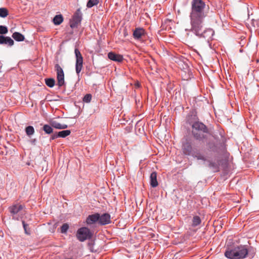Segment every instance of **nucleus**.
<instances>
[{"label":"nucleus","instance_id":"f704fd0d","mask_svg":"<svg viewBox=\"0 0 259 259\" xmlns=\"http://www.w3.org/2000/svg\"><path fill=\"white\" fill-rule=\"evenodd\" d=\"M5 36L3 35H0V44H5Z\"/></svg>","mask_w":259,"mask_h":259},{"label":"nucleus","instance_id":"2eb2a0df","mask_svg":"<svg viewBox=\"0 0 259 259\" xmlns=\"http://www.w3.org/2000/svg\"><path fill=\"white\" fill-rule=\"evenodd\" d=\"M50 124L53 127H54L56 129H65L68 127L67 124H61L57 122L56 121H51L50 122Z\"/></svg>","mask_w":259,"mask_h":259},{"label":"nucleus","instance_id":"9b49d317","mask_svg":"<svg viewBox=\"0 0 259 259\" xmlns=\"http://www.w3.org/2000/svg\"><path fill=\"white\" fill-rule=\"evenodd\" d=\"M183 153L186 155H190L192 151V147L189 142H186L182 146Z\"/></svg>","mask_w":259,"mask_h":259},{"label":"nucleus","instance_id":"ddd939ff","mask_svg":"<svg viewBox=\"0 0 259 259\" xmlns=\"http://www.w3.org/2000/svg\"><path fill=\"white\" fill-rule=\"evenodd\" d=\"M235 248L233 249H228L225 252V255L229 259H237V254H236Z\"/></svg>","mask_w":259,"mask_h":259},{"label":"nucleus","instance_id":"4be33fe9","mask_svg":"<svg viewBox=\"0 0 259 259\" xmlns=\"http://www.w3.org/2000/svg\"><path fill=\"white\" fill-rule=\"evenodd\" d=\"M193 156L195 158H196L198 160H202L203 161H206L207 158L209 157L208 156H206L199 153L193 155Z\"/></svg>","mask_w":259,"mask_h":259},{"label":"nucleus","instance_id":"393cba45","mask_svg":"<svg viewBox=\"0 0 259 259\" xmlns=\"http://www.w3.org/2000/svg\"><path fill=\"white\" fill-rule=\"evenodd\" d=\"M71 133L70 130H65L58 132V136L60 138H65L69 136Z\"/></svg>","mask_w":259,"mask_h":259},{"label":"nucleus","instance_id":"6ab92c4d","mask_svg":"<svg viewBox=\"0 0 259 259\" xmlns=\"http://www.w3.org/2000/svg\"><path fill=\"white\" fill-rule=\"evenodd\" d=\"M42 130L47 134H51L53 133V128L51 125L45 124L42 126Z\"/></svg>","mask_w":259,"mask_h":259},{"label":"nucleus","instance_id":"412c9836","mask_svg":"<svg viewBox=\"0 0 259 259\" xmlns=\"http://www.w3.org/2000/svg\"><path fill=\"white\" fill-rule=\"evenodd\" d=\"M25 132L28 137H30L34 134V128L32 126H28L25 128Z\"/></svg>","mask_w":259,"mask_h":259},{"label":"nucleus","instance_id":"39448f33","mask_svg":"<svg viewBox=\"0 0 259 259\" xmlns=\"http://www.w3.org/2000/svg\"><path fill=\"white\" fill-rule=\"evenodd\" d=\"M55 69L57 71V83L59 87L64 84V74L62 68L59 64H56Z\"/></svg>","mask_w":259,"mask_h":259},{"label":"nucleus","instance_id":"4468645a","mask_svg":"<svg viewBox=\"0 0 259 259\" xmlns=\"http://www.w3.org/2000/svg\"><path fill=\"white\" fill-rule=\"evenodd\" d=\"M150 179V185L152 187L154 188L158 186V183L157 181V174L156 172H152L151 174Z\"/></svg>","mask_w":259,"mask_h":259},{"label":"nucleus","instance_id":"f257e3e1","mask_svg":"<svg viewBox=\"0 0 259 259\" xmlns=\"http://www.w3.org/2000/svg\"><path fill=\"white\" fill-rule=\"evenodd\" d=\"M208 5L202 0H192L190 14L191 28L197 35H200L204 31V21L206 18L212 16Z\"/></svg>","mask_w":259,"mask_h":259},{"label":"nucleus","instance_id":"473e14b6","mask_svg":"<svg viewBox=\"0 0 259 259\" xmlns=\"http://www.w3.org/2000/svg\"><path fill=\"white\" fill-rule=\"evenodd\" d=\"M22 224L25 233L27 234H29V231L27 230L28 225L26 224L24 221H22Z\"/></svg>","mask_w":259,"mask_h":259},{"label":"nucleus","instance_id":"c85d7f7f","mask_svg":"<svg viewBox=\"0 0 259 259\" xmlns=\"http://www.w3.org/2000/svg\"><path fill=\"white\" fill-rule=\"evenodd\" d=\"M69 229V225L65 223L63 224V225L61 227V232L62 233H65L67 231L68 229Z\"/></svg>","mask_w":259,"mask_h":259},{"label":"nucleus","instance_id":"1a4fd4ad","mask_svg":"<svg viewBox=\"0 0 259 259\" xmlns=\"http://www.w3.org/2000/svg\"><path fill=\"white\" fill-rule=\"evenodd\" d=\"M111 222V217L109 213H104L100 215L99 218V223L101 225H105L110 224Z\"/></svg>","mask_w":259,"mask_h":259},{"label":"nucleus","instance_id":"c9c22d12","mask_svg":"<svg viewBox=\"0 0 259 259\" xmlns=\"http://www.w3.org/2000/svg\"><path fill=\"white\" fill-rule=\"evenodd\" d=\"M214 165V163L212 162H210L209 164V166L211 167Z\"/></svg>","mask_w":259,"mask_h":259},{"label":"nucleus","instance_id":"423d86ee","mask_svg":"<svg viewBox=\"0 0 259 259\" xmlns=\"http://www.w3.org/2000/svg\"><path fill=\"white\" fill-rule=\"evenodd\" d=\"M236 254H237V259L243 258L246 257L248 254V251L245 246H238L235 247Z\"/></svg>","mask_w":259,"mask_h":259},{"label":"nucleus","instance_id":"5701e85b","mask_svg":"<svg viewBox=\"0 0 259 259\" xmlns=\"http://www.w3.org/2000/svg\"><path fill=\"white\" fill-rule=\"evenodd\" d=\"M201 223V219L198 216H194L192 220V226L193 227H196L199 225Z\"/></svg>","mask_w":259,"mask_h":259},{"label":"nucleus","instance_id":"e433bc0d","mask_svg":"<svg viewBox=\"0 0 259 259\" xmlns=\"http://www.w3.org/2000/svg\"><path fill=\"white\" fill-rule=\"evenodd\" d=\"M35 141V140H33V142H34Z\"/></svg>","mask_w":259,"mask_h":259},{"label":"nucleus","instance_id":"cd10ccee","mask_svg":"<svg viewBox=\"0 0 259 259\" xmlns=\"http://www.w3.org/2000/svg\"><path fill=\"white\" fill-rule=\"evenodd\" d=\"M5 44H8L10 46H12L14 45V41L11 37L5 36Z\"/></svg>","mask_w":259,"mask_h":259},{"label":"nucleus","instance_id":"72a5a7b5","mask_svg":"<svg viewBox=\"0 0 259 259\" xmlns=\"http://www.w3.org/2000/svg\"><path fill=\"white\" fill-rule=\"evenodd\" d=\"M58 138H59V136H58V132H56L51 136L50 138V141L53 140Z\"/></svg>","mask_w":259,"mask_h":259},{"label":"nucleus","instance_id":"f8f14e48","mask_svg":"<svg viewBox=\"0 0 259 259\" xmlns=\"http://www.w3.org/2000/svg\"><path fill=\"white\" fill-rule=\"evenodd\" d=\"M108 57L109 59L118 62L122 61L123 58L122 55L116 54L113 52H110L108 54Z\"/></svg>","mask_w":259,"mask_h":259},{"label":"nucleus","instance_id":"a878e982","mask_svg":"<svg viewBox=\"0 0 259 259\" xmlns=\"http://www.w3.org/2000/svg\"><path fill=\"white\" fill-rule=\"evenodd\" d=\"M99 0H89L87 4V7L89 8H92L98 4Z\"/></svg>","mask_w":259,"mask_h":259},{"label":"nucleus","instance_id":"9d476101","mask_svg":"<svg viewBox=\"0 0 259 259\" xmlns=\"http://www.w3.org/2000/svg\"><path fill=\"white\" fill-rule=\"evenodd\" d=\"M100 217V214L96 213L92 215H89L87 219L86 223L88 225H92L97 221H99V218Z\"/></svg>","mask_w":259,"mask_h":259},{"label":"nucleus","instance_id":"7c9ffc66","mask_svg":"<svg viewBox=\"0 0 259 259\" xmlns=\"http://www.w3.org/2000/svg\"><path fill=\"white\" fill-rule=\"evenodd\" d=\"M79 24V22H77L76 21H74L73 19H72L70 22V26L72 28H76L77 27L78 25Z\"/></svg>","mask_w":259,"mask_h":259},{"label":"nucleus","instance_id":"4c0bfd02","mask_svg":"<svg viewBox=\"0 0 259 259\" xmlns=\"http://www.w3.org/2000/svg\"><path fill=\"white\" fill-rule=\"evenodd\" d=\"M67 259H72L71 258H67Z\"/></svg>","mask_w":259,"mask_h":259},{"label":"nucleus","instance_id":"c756f323","mask_svg":"<svg viewBox=\"0 0 259 259\" xmlns=\"http://www.w3.org/2000/svg\"><path fill=\"white\" fill-rule=\"evenodd\" d=\"M91 99L92 95L91 94H87L83 97V101L85 103H89L90 102Z\"/></svg>","mask_w":259,"mask_h":259},{"label":"nucleus","instance_id":"20e7f679","mask_svg":"<svg viewBox=\"0 0 259 259\" xmlns=\"http://www.w3.org/2000/svg\"><path fill=\"white\" fill-rule=\"evenodd\" d=\"M74 53L76 58L75 70L76 73L79 75L83 67V57L77 48L75 49Z\"/></svg>","mask_w":259,"mask_h":259},{"label":"nucleus","instance_id":"f3484780","mask_svg":"<svg viewBox=\"0 0 259 259\" xmlns=\"http://www.w3.org/2000/svg\"><path fill=\"white\" fill-rule=\"evenodd\" d=\"M13 38L16 41H21L24 40V36L21 33L17 32H14L12 35Z\"/></svg>","mask_w":259,"mask_h":259},{"label":"nucleus","instance_id":"a211bd4d","mask_svg":"<svg viewBox=\"0 0 259 259\" xmlns=\"http://www.w3.org/2000/svg\"><path fill=\"white\" fill-rule=\"evenodd\" d=\"M81 13L79 9L77 10L75 13L74 14L72 19L74 21H77V22L80 23L81 21Z\"/></svg>","mask_w":259,"mask_h":259},{"label":"nucleus","instance_id":"dca6fc26","mask_svg":"<svg viewBox=\"0 0 259 259\" xmlns=\"http://www.w3.org/2000/svg\"><path fill=\"white\" fill-rule=\"evenodd\" d=\"M217 145L213 142H209L207 145V150L209 152H217Z\"/></svg>","mask_w":259,"mask_h":259},{"label":"nucleus","instance_id":"b1692460","mask_svg":"<svg viewBox=\"0 0 259 259\" xmlns=\"http://www.w3.org/2000/svg\"><path fill=\"white\" fill-rule=\"evenodd\" d=\"M45 82L47 86L52 88L54 86L55 80L54 78H49L45 79Z\"/></svg>","mask_w":259,"mask_h":259},{"label":"nucleus","instance_id":"bb28decb","mask_svg":"<svg viewBox=\"0 0 259 259\" xmlns=\"http://www.w3.org/2000/svg\"><path fill=\"white\" fill-rule=\"evenodd\" d=\"M9 14L8 10L5 8H0V17L2 18L6 17Z\"/></svg>","mask_w":259,"mask_h":259},{"label":"nucleus","instance_id":"0eeeda50","mask_svg":"<svg viewBox=\"0 0 259 259\" xmlns=\"http://www.w3.org/2000/svg\"><path fill=\"white\" fill-rule=\"evenodd\" d=\"M23 206L20 204H14L9 207V210L13 219L18 220L16 215L22 209Z\"/></svg>","mask_w":259,"mask_h":259},{"label":"nucleus","instance_id":"2f4dec72","mask_svg":"<svg viewBox=\"0 0 259 259\" xmlns=\"http://www.w3.org/2000/svg\"><path fill=\"white\" fill-rule=\"evenodd\" d=\"M8 32V29L7 27L1 25L0 26V34H4Z\"/></svg>","mask_w":259,"mask_h":259},{"label":"nucleus","instance_id":"6e6552de","mask_svg":"<svg viewBox=\"0 0 259 259\" xmlns=\"http://www.w3.org/2000/svg\"><path fill=\"white\" fill-rule=\"evenodd\" d=\"M145 35V30L142 28H136L133 32V37L137 40L142 39Z\"/></svg>","mask_w":259,"mask_h":259},{"label":"nucleus","instance_id":"f03ea898","mask_svg":"<svg viewBox=\"0 0 259 259\" xmlns=\"http://www.w3.org/2000/svg\"><path fill=\"white\" fill-rule=\"evenodd\" d=\"M208 133H209L208 129L202 122L196 121L193 124L192 134L196 139L201 140L205 139L204 134Z\"/></svg>","mask_w":259,"mask_h":259},{"label":"nucleus","instance_id":"aec40b11","mask_svg":"<svg viewBox=\"0 0 259 259\" xmlns=\"http://www.w3.org/2000/svg\"><path fill=\"white\" fill-rule=\"evenodd\" d=\"M63 21V18L61 15H56L53 19V22L55 25H60Z\"/></svg>","mask_w":259,"mask_h":259},{"label":"nucleus","instance_id":"7ed1b4c3","mask_svg":"<svg viewBox=\"0 0 259 259\" xmlns=\"http://www.w3.org/2000/svg\"><path fill=\"white\" fill-rule=\"evenodd\" d=\"M93 234L89 229L87 227L79 228L76 233L77 238L81 242L90 239Z\"/></svg>","mask_w":259,"mask_h":259}]
</instances>
